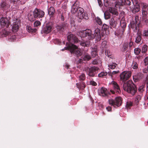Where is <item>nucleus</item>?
<instances>
[{
    "mask_svg": "<svg viewBox=\"0 0 148 148\" xmlns=\"http://www.w3.org/2000/svg\"><path fill=\"white\" fill-rule=\"evenodd\" d=\"M108 52L109 51L108 50H106L105 51V54L106 56H107L108 57H109L111 56V54L110 53H109Z\"/></svg>",
    "mask_w": 148,
    "mask_h": 148,
    "instance_id": "052dcab7",
    "label": "nucleus"
},
{
    "mask_svg": "<svg viewBox=\"0 0 148 148\" xmlns=\"http://www.w3.org/2000/svg\"><path fill=\"white\" fill-rule=\"evenodd\" d=\"M139 64V60H134L133 61L132 63L131 66V68L134 69H137Z\"/></svg>",
    "mask_w": 148,
    "mask_h": 148,
    "instance_id": "b1692460",
    "label": "nucleus"
},
{
    "mask_svg": "<svg viewBox=\"0 0 148 148\" xmlns=\"http://www.w3.org/2000/svg\"><path fill=\"white\" fill-rule=\"evenodd\" d=\"M131 8L132 12L134 13L138 12L140 10V7L138 4L133 5L132 6V8Z\"/></svg>",
    "mask_w": 148,
    "mask_h": 148,
    "instance_id": "5701e85b",
    "label": "nucleus"
},
{
    "mask_svg": "<svg viewBox=\"0 0 148 148\" xmlns=\"http://www.w3.org/2000/svg\"><path fill=\"white\" fill-rule=\"evenodd\" d=\"M76 13H77V15L79 18L81 19L83 18L84 14L85 13L83 8L80 7L79 8L77 9Z\"/></svg>",
    "mask_w": 148,
    "mask_h": 148,
    "instance_id": "2eb2a0df",
    "label": "nucleus"
},
{
    "mask_svg": "<svg viewBox=\"0 0 148 148\" xmlns=\"http://www.w3.org/2000/svg\"><path fill=\"white\" fill-rule=\"evenodd\" d=\"M33 13L34 16L37 19H41L44 17L45 12L40 9L35 8L34 10ZM41 20V19H40Z\"/></svg>",
    "mask_w": 148,
    "mask_h": 148,
    "instance_id": "6e6552de",
    "label": "nucleus"
},
{
    "mask_svg": "<svg viewBox=\"0 0 148 148\" xmlns=\"http://www.w3.org/2000/svg\"><path fill=\"white\" fill-rule=\"evenodd\" d=\"M109 25L105 24H103V25L102 26V29H103L106 30L107 29H108L109 28Z\"/></svg>",
    "mask_w": 148,
    "mask_h": 148,
    "instance_id": "603ef678",
    "label": "nucleus"
},
{
    "mask_svg": "<svg viewBox=\"0 0 148 148\" xmlns=\"http://www.w3.org/2000/svg\"><path fill=\"white\" fill-rule=\"evenodd\" d=\"M109 24L111 28H115L116 26L117 22L112 17L109 20Z\"/></svg>",
    "mask_w": 148,
    "mask_h": 148,
    "instance_id": "a878e982",
    "label": "nucleus"
},
{
    "mask_svg": "<svg viewBox=\"0 0 148 148\" xmlns=\"http://www.w3.org/2000/svg\"><path fill=\"white\" fill-rule=\"evenodd\" d=\"M66 46H67L66 47H64V48L62 49V51H64V50H69L70 51V49L69 48V46L71 45V44H69V45H68V44H66Z\"/></svg>",
    "mask_w": 148,
    "mask_h": 148,
    "instance_id": "6e6d98bb",
    "label": "nucleus"
},
{
    "mask_svg": "<svg viewBox=\"0 0 148 148\" xmlns=\"http://www.w3.org/2000/svg\"><path fill=\"white\" fill-rule=\"evenodd\" d=\"M82 58H83L84 61H87L90 60L91 57L89 55L86 54L82 56Z\"/></svg>",
    "mask_w": 148,
    "mask_h": 148,
    "instance_id": "7c9ffc66",
    "label": "nucleus"
},
{
    "mask_svg": "<svg viewBox=\"0 0 148 148\" xmlns=\"http://www.w3.org/2000/svg\"><path fill=\"white\" fill-rule=\"evenodd\" d=\"M53 24L52 22H49L42 28L41 32L46 34H47L51 32L53 27Z\"/></svg>",
    "mask_w": 148,
    "mask_h": 148,
    "instance_id": "9d476101",
    "label": "nucleus"
},
{
    "mask_svg": "<svg viewBox=\"0 0 148 148\" xmlns=\"http://www.w3.org/2000/svg\"><path fill=\"white\" fill-rule=\"evenodd\" d=\"M142 18H147V10L143 9L142 10Z\"/></svg>",
    "mask_w": 148,
    "mask_h": 148,
    "instance_id": "79ce46f5",
    "label": "nucleus"
},
{
    "mask_svg": "<svg viewBox=\"0 0 148 148\" xmlns=\"http://www.w3.org/2000/svg\"><path fill=\"white\" fill-rule=\"evenodd\" d=\"M78 78L79 80L83 81L85 79L86 76L84 74L82 73L80 75L78 76Z\"/></svg>",
    "mask_w": 148,
    "mask_h": 148,
    "instance_id": "37998d69",
    "label": "nucleus"
},
{
    "mask_svg": "<svg viewBox=\"0 0 148 148\" xmlns=\"http://www.w3.org/2000/svg\"><path fill=\"white\" fill-rule=\"evenodd\" d=\"M79 2L77 1H76L71 6V11L72 13L75 14L76 13L77 9L79 8Z\"/></svg>",
    "mask_w": 148,
    "mask_h": 148,
    "instance_id": "aec40b11",
    "label": "nucleus"
},
{
    "mask_svg": "<svg viewBox=\"0 0 148 148\" xmlns=\"http://www.w3.org/2000/svg\"><path fill=\"white\" fill-rule=\"evenodd\" d=\"M148 48V46L147 45L145 44L143 45L142 48L141 49V51L142 53H145L147 49Z\"/></svg>",
    "mask_w": 148,
    "mask_h": 148,
    "instance_id": "72a5a7b5",
    "label": "nucleus"
},
{
    "mask_svg": "<svg viewBox=\"0 0 148 148\" xmlns=\"http://www.w3.org/2000/svg\"><path fill=\"white\" fill-rule=\"evenodd\" d=\"M27 30L28 32L29 33L35 32L37 30L36 29L32 28L30 26H27Z\"/></svg>",
    "mask_w": 148,
    "mask_h": 148,
    "instance_id": "c85d7f7f",
    "label": "nucleus"
},
{
    "mask_svg": "<svg viewBox=\"0 0 148 148\" xmlns=\"http://www.w3.org/2000/svg\"><path fill=\"white\" fill-rule=\"evenodd\" d=\"M108 10L110 12L112 13V14L117 16L119 14L115 6L114 7H109L108 8Z\"/></svg>",
    "mask_w": 148,
    "mask_h": 148,
    "instance_id": "412c9836",
    "label": "nucleus"
},
{
    "mask_svg": "<svg viewBox=\"0 0 148 148\" xmlns=\"http://www.w3.org/2000/svg\"><path fill=\"white\" fill-rule=\"evenodd\" d=\"M77 34L81 38H85L88 40L86 41H79L80 45L82 46H89L90 40L95 39L96 42H97L100 41L101 39L100 30L98 28L95 29L93 34H92L91 30L88 29L79 31L77 32Z\"/></svg>",
    "mask_w": 148,
    "mask_h": 148,
    "instance_id": "f257e3e1",
    "label": "nucleus"
},
{
    "mask_svg": "<svg viewBox=\"0 0 148 148\" xmlns=\"http://www.w3.org/2000/svg\"><path fill=\"white\" fill-rule=\"evenodd\" d=\"M122 48V51L124 52L127 50L128 47V43L127 42H125L123 44Z\"/></svg>",
    "mask_w": 148,
    "mask_h": 148,
    "instance_id": "f704fd0d",
    "label": "nucleus"
},
{
    "mask_svg": "<svg viewBox=\"0 0 148 148\" xmlns=\"http://www.w3.org/2000/svg\"><path fill=\"white\" fill-rule=\"evenodd\" d=\"M124 30V29L120 28L115 31V34L116 36L121 37L123 34Z\"/></svg>",
    "mask_w": 148,
    "mask_h": 148,
    "instance_id": "4be33fe9",
    "label": "nucleus"
},
{
    "mask_svg": "<svg viewBox=\"0 0 148 148\" xmlns=\"http://www.w3.org/2000/svg\"><path fill=\"white\" fill-rule=\"evenodd\" d=\"M107 75V73L106 71H103L99 73L98 75V76L99 77H102L106 76Z\"/></svg>",
    "mask_w": 148,
    "mask_h": 148,
    "instance_id": "58836bf2",
    "label": "nucleus"
},
{
    "mask_svg": "<svg viewBox=\"0 0 148 148\" xmlns=\"http://www.w3.org/2000/svg\"><path fill=\"white\" fill-rule=\"evenodd\" d=\"M138 18V16H136L135 17V21H133L131 23V27L132 29L134 28L133 30V31L134 32H137L138 31L139 32L138 27L136 26L137 22L136 19Z\"/></svg>",
    "mask_w": 148,
    "mask_h": 148,
    "instance_id": "4468645a",
    "label": "nucleus"
},
{
    "mask_svg": "<svg viewBox=\"0 0 148 148\" xmlns=\"http://www.w3.org/2000/svg\"><path fill=\"white\" fill-rule=\"evenodd\" d=\"M120 24L121 27V28L124 29L125 30V28L126 27V23L124 18H122L120 21Z\"/></svg>",
    "mask_w": 148,
    "mask_h": 148,
    "instance_id": "cd10ccee",
    "label": "nucleus"
},
{
    "mask_svg": "<svg viewBox=\"0 0 148 148\" xmlns=\"http://www.w3.org/2000/svg\"><path fill=\"white\" fill-rule=\"evenodd\" d=\"M124 3L125 5H130L131 4V2L130 0H124ZM121 1L123 2V0H121Z\"/></svg>",
    "mask_w": 148,
    "mask_h": 148,
    "instance_id": "49530a36",
    "label": "nucleus"
},
{
    "mask_svg": "<svg viewBox=\"0 0 148 148\" xmlns=\"http://www.w3.org/2000/svg\"><path fill=\"white\" fill-rule=\"evenodd\" d=\"M83 18H84L85 19H88V14H84V16Z\"/></svg>",
    "mask_w": 148,
    "mask_h": 148,
    "instance_id": "338daca9",
    "label": "nucleus"
},
{
    "mask_svg": "<svg viewBox=\"0 0 148 148\" xmlns=\"http://www.w3.org/2000/svg\"><path fill=\"white\" fill-rule=\"evenodd\" d=\"M69 47L70 49V52L71 54H74L77 57L80 56L82 54V51L77 47L73 44H71Z\"/></svg>",
    "mask_w": 148,
    "mask_h": 148,
    "instance_id": "20e7f679",
    "label": "nucleus"
},
{
    "mask_svg": "<svg viewBox=\"0 0 148 148\" xmlns=\"http://www.w3.org/2000/svg\"><path fill=\"white\" fill-rule=\"evenodd\" d=\"M145 87L144 85H142L139 86L138 89V91L140 93H142L145 91Z\"/></svg>",
    "mask_w": 148,
    "mask_h": 148,
    "instance_id": "a19ab883",
    "label": "nucleus"
},
{
    "mask_svg": "<svg viewBox=\"0 0 148 148\" xmlns=\"http://www.w3.org/2000/svg\"><path fill=\"white\" fill-rule=\"evenodd\" d=\"M84 61V60L83 59V58H82V57L81 58L79 59L78 60V62L80 63H83V61Z\"/></svg>",
    "mask_w": 148,
    "mask_h": 148,
    "instance_id": "680f3d73",
    "label": "nucleus"
},
{
    "mask_svg": "<svg viewBox=\"0 0 148 148\" xmlns=\"http://www.w3.org/2000/svg\"><path fill=\"white\" fill-rule=\"evenodd\" d=\"M99 70V69L98 67L94 66L90 68L86 67L84 68V70L86 72L87 74L89 76L94 77L97 76Z\"/></svg>",
    "mask_w": 148,
    "mask_h": 148,
    "instance_id": "7ed1b4c3",
    "label": "nucleus"
},
{
    "mask_svg": "<svg viewBox=\"0 0 148 148\" xmlns=\"http://www.w3.org/2000/svg\"><path fill=\"white\" fill-rule=\"evenodd\" d=\"M21 0H10V3L12 5V6L16 7L18 2Z\"/></svg>",
    "mask_w": 148,
    "mask_h": 148,
    "instance_id": "4c0bfd02",
    "label": "nucleus"
},
{
    "mask_svg": "<svg viewBox=\"0 0 148 148\" xmlns=\"http://www.w3.org/2000/svg\"><path fill=\"white\" fill-rule=\"evenodd\" d=\"M143 72L144 73H147L148 71V66L147 68H145L143 70Z\"/></svg>",
    "mask_w": 148,
    "mask_h": 148,
    "instance_id": "0e129e2a",
    "label": "nucleus"
},
{
    "mask_svg": "<svg viewBox=\"0 0 148 148\" xmlns=\"http://www.w3.org/2000/svg\"><path fill=\"white\" fill-rule=\"evenodd\" d=\"M141 96L140 95H137L134 98V103L136 104H138L141 99Z\"/></svg>",
    "mask_w": 148,
    "mask_h": 148,
    "instance_id": "2f4dec72",
    "label": "nucleus"
},
{
    "mask_svg": "<svg viewBox=\"0 0 148 148\" xmlns=\"http://www.w3.org/2000/svg\"><path fill=\"white\" fill-rule=\"evenodd\" d=\"M133 103L132 102L128 101L127 102L126 106L127 108H129L133 106Z\"/></svg>",
    "mask_w": 148,
    "mask_h": 148,
    "instance_id": "a18cd8bd",
    "label": "nucleus"
},
{
    "mask_svg": "<svg viewBox=\"0 0 148 148\" xmlns=\"http://www.w3.org/2000/svg\"><path fill=\"white\" fill-rule=\"evenodd\" d=\"M0 22L1 26L2 27H6L8 28L9 25L10 23L7 18H1L0 19Z\"/></svg>",
    "mask_w": 148,
    "mask_h": 148,
    "instance_id": "dca6fc26",
    "label": "nucleus"
},
{
    "mask_svg": "<svg viewBox=\"0 0 148 148\" xmlns=\"http://www.w3.org/2000/svg\"><path fill=\"white\" fill-rule=\"evenodd\" d=\"M110 105L114 108H117L120 106L122 102V99L120 97H116L115 99H110L108 100Z\"/></svg>",
    "mask_w": 148,
    "mask_h": 148,
    "instance_id": "39448f33",
    "label": "nucleus"
},
{
    "mask_svg": "<svg viewBox=\"0 0 148 148\" xmlns=\"http://www.w3.org/2000/svg\"><path fill=\"white\" fill-rule=\"evenodd\" d=\"M41 24V23L40 22V21L37 20L34 23V26L35 27H37L39 25H40Z\"/></svg>",
    "mask_w": 148,
    "mask_h": 148,
    "instance_id": "3c124183",
    "label": "nucleus"
},
{
    "mask_svg": "<svg viewBox=\"0 0 148 148\" xmlns=\"http://www.w3.org/2000/svg\"><path fill=\"white\" fill-rule=\"evenodd\" d=\"M3 35L5 37L8 35L9 36L8 37H9L10 39L13 40H15L16 38V36L12 34V35L11 36V35L10 34V33L9 32L8 29H4Z\"/></svg>",
    "mask_w": 148,
    "mask_h": 148,
    "instance_id": "f3484780",
    "label": "nucleus"
},
{
    "mask_svg": "<svg viewBox=\"0 0 148 148\" xmlns=\"http://www.w3.org/2000/svg\"><path fill=\"white\" fill-rule=\"evenodd\" d=\"M142 39V34L140 32L138 31L135 37V42L137 44H139L140 43Z\"/></svg>",
    "mask_w": 148,
    "mask_h": 148,
    "instance_id": "a211bd4d",
    "label": "nucleus"
},
{
    "mask_svg": "<svg viewBox=\"0 0 148 148\" xmlns=\"http://www.w3.org/2000/svg\"><path fill=\"white\" fill-rule=\"evenodd\" d=\"M141 7L142 10L144 9L147 10L146 8L147 7V5L146 3H142L141 4Z\"/></svg>",
    "mask_w": 148,
    "mask_h": 148,
    "instance_id": "864d4df0",
    "label": "nucleus"
},
{
    "mask_svg": "<svg viewBox=\"0 0 148 148\" xmlns=\"http://www.w3.org/2000/svg\"><path fill=\"white\" fill-rule=\"evenodd\" d=\"M123 88L125 91L132 96H134L137 91L136 86L131 81L129 80L126 82H124Z\"/></svg>",
    "mask_w": 148,
    "mask_h": 148,
    "instance_id": "f03ea898",
    "label": "nucleus"
},
{
    "mask_svg": "<svg viewBox=\"0 0 148 148\" xmlns=\"http://www.w3.org/2000/svg\"><path fill=\"white\" fill-rule=\"evenodd\" d=\"M10 6H11V7H12V5L10 3V4H9L8 1H6L1 2L0 5V8L3 10H6L8 9Z\"/></svg>",
    "mask_w": 148,
    "mask_h": 148,
    "instance_id": "ddd939ff",
    "label": "nucleus"
},
{
    "mask_svg": "<svg viewBox=\"0 0 148 148\" xmlns=\"http://www.w3.org/2000/svg\"><path fill=\"white\" fill-rule=\"evenodd\" d=\"M92 63L93 65H96L100 63H101V59L100 58H97L93 60Z\"/></svg>",
    "mask_w": 148,
    "mask_h": 148,
    "instance_id": "c9c22d12",
    "label": "nucleus"
},
{
    "mask_svg": "<svg viewBox=\"0 0 148 148\" xmlns=\"http://www.w3.org/2000/svg\"><path fill=\"white\" fill-rule=\"evenodd\" d=\"M95 22L99 25L101 26L102 24V22L101 19L98 16L95 18Z\"/></svg>",
    "mask_w": 148,
    "mask_h": 148,
    "instance_id": "473e14b6",
    "label": "nucleus"
},
{
    "mask_svg": "<svg viewBox=\"0 0 148 148\" xmlns=\"http://www.w3.org/2000/svg\"><path fill=\"white\" fill-rule=\"evenodd\" d=\"M144 63L145 65L148 64V57H146L144 59Z\"/></svg>",
    "mask_w": 148,
    "mask_h": 148,
    "instance_id": "4d7b16f0",
    "label": "nucleus"
},
{
    "mask_svg": "<svg viewBox=\"0 0 148 148\" xmlns=\"http://www.w3.org/2000/svg\"><path fill=\"white\" fill-rule=\"evenodd\" d=\"M119 72V71H113L112 73V75H114L115 74H116L118 73Z\"/></svg>",
    "mask_w": 148,
    "mask_h": 148,
    "instance_id": "774afa93",
    "label": "nucleus"
},
{
    "mask_svg": "<svg viewBox=\"0 0 148 148\" xmlns=\"http://www.w3.org/2000/svg\"><path fill=\"white\" fill-rule=\"evenodd\" d=\"M147 18H142L143 22L145 25H148V19Z\"/></svg>",
    "mask_w": 148,
    "mask_h": 148,
    "instance_id": "5fc2aeb1",
    "label": "nucleus"
},
{
    "mask_svg": "<svg viewBox=\"0 0 148 148\" xmlns=\"http://www.w3.org/2000/svg\"><path fill=\"white\" fill-rule=\"evenodd\" d=\"M91 54L92 57H95L97 56V49L96 48H92L91 51Z\"/></svg>",
    "mask_w": 148,
    "mask_h": 148,
    "instance_id": "c756f323",
    "label": "nucleus"
},
{
    "mask_svg": "<svg viewBox=\"0 0 148 148\" xmlns=\"http://www.w3.org/2000/svg\"><path fill=\"white\" fill-rule=\"evenodd\" d=\"M130 71H124L120 75V80L123 82H125L128 80L131 75Z\"/></svg>",
    "mask_w": 148,
    "mask_h": 148,
    "instance_id": "0eeeda50",
    "label": "nucleus"
},
{
    "mask_svg": "<svg viewBox=\"0 0 148 148\" xmlns=\"http://www.w3.org/2000/svg\"><path fill=\"white\" fill-rule=\"evenodd\" d=\"M90 84L91 85L93 86H95L97 85L96 83L92 80L90 81Z\"/></svg>",
    "mask_w": 148,
    "mask_h": 148,
    "instance_id": "13d9d810",
    "label": "nucleus"
},
{
    "mask_svg": "<svg viewBox=\"0 0 148 148\" xmlns=\"http://www.w3.org/2000/svg\"><path fill=\"white\" fill-rule=\"evenodd\" d=\"M117 64L114 62H112L110 64L108 65L109 68L111 69H114L116 66Z\"/></svg>",
    "mask_w": 148,
    "mask_h": 148,
    "instance_id": "ea45409f",
    "label": "nucleus"
},
{
    "mask_svg": "<svg viewBox=\"0 0 148 148\" xmlns=\"http://www.w3.org/2000/svg\"><path fill=\"white\" fill-rule=\"evenodd\" d=\"M110 84V86L112 87V89L110 91L112 94H118L121 93L120 88L116 82L112 81Z\"/></svg>",
    "mask_w": 148,
    "mask_h": 148,
    "instance_id": "423d86ee",
    "label": "nucleus"
},
{
    "mask_svg": "<svg viewBox=\"0 0 148 148\" xmlns=\"http://www.w3.org/2000/svg\"><path fill=\"white\" fill-rule=\"evenodd\" d=\"M98 2L99 3V5L100 7H101L102 5L103 4L101 0H97Z\"/></svg>",
    "mask_w": 148,
    "mask_h": 148,
    "instance_id": "69168bd1",
    "label": "nucleus"
},
{
    "mask_svg": "<svg viewBox=\"0 0 148 148\" xmlns=\"http://www.w3.org/2000/svg\"><path fill=\"white\" fill-rule=\"evenodd\" d=\"M36 18V17H35L34 16L30 15L28 17L29 20L31 21H34L35 20V18Z\"/></svg>",
    "mask_w": 148,
    "mask_h": 148,
    "instance_id": "de8ad7c7",
    "label": "nucleus"
},
{
    "mask_svg": "<svg viewBox=\"0 0 148 148\" xmlns=\"http://www.w3.org/2000/svg\"><path fill=\"white\" fill-rule=\"evenodd\" d=\"M132 2L133 5L138 4V0H131Z\"/></svg>",
    "mask_w": 148,
    "mask_h": 148,
    "instance_id": "bf43d9fd",
    "label": "nucleus"
},
{
    "mask_svg": "<svg viewBox=\"0 0 148 148\" xmlns=\"http://www.w3.org/2000/svg\"><path fill=\"white\" fill-rule=\"evenodd\" d=\"M48 14L50 17H53L55 12V9L54 8L51 6L48 9Z\"/></svg>",
    "mask_w": 148,
    "mask_h": 148,
    "instance_id": "393cba45",
    "label": "nucleus"
},
{
    "mask_svg": "<svg viewBox=\"0 0 148 148\" xmlns=\"http://www.w3.org/2000/svg\"><path fill=\"white\" fill-rule=\"evenodd\" d=\"M104 17L105 19H108L110 18L111 15L108 11H105L104 14Z\"/></svg>",
    "mask_w": 148,
    "mask_h": 148,
    "instance_id": "e433bc0d",
    "label": "nucleus"
},
{
    "mask_svg": "<svg viewBox=\"0 0 148 148\" xmlns=\"http://www.w3.org/2000/svg\"><path fill=\"white\" fill-rule=\"evenodd\" d=\"M68 24L66 22H64L60 24L57 25L56 27L57 31L59 32H63L68 28Z\"/></svg>",
    "mask_w": 148,
    "mask_h": 148,
    "instance_id": "9b49d317",
    "label": "nucleus"
},
{
    "mask_svg": "<svg viewBox=\"0 0 148 148\" xmlns=\"http://www.w3.org/2000/svg\"><path fill=\"white\" fill-rule=\"evenodd\" d=\"M134 53L136 55H138L141 51V49L139 48H136L134 49Z\"/></svg>",
    "mask_w": 148,
    "mask_h": 148,
    "instance_id": "c03bdc74",
    "label": "nucleus"
},
{
    "mask_svg": "<svg viewBox=\"0 0 148 148\" xmlns=\"http://www.w3.org/2000/svg\"><path fill=\"white\" fill-rule=\"evenodd\" d=\"M13 23L11 26L12 27V31L14 32H17L19 29V22L18 21H17L16 20H14L13 21Z\"/></svg>",
    "mask_w": 148,
    "mask_h": 148,
    "instance_id": "f8f14e48",
    "label": "nucleus"
},
{
    "mask_svg": "<svg viewBox=\"0 0 148 148\" xmlns=\"http://www.w3.org/2000/svg\"><path fill=\"white\" fill-rule=\"evenodd\" d=\"M68 42H66L67 44H70L73 43L78 42L79 40L77 37L74 35L69 33L67 36Z\"/></svg>",
    "mask_w": 148,
    "mask_h": 148,
    "instance_id": "1a4fd4ad",
    "label": "nucleus"
},
{
    "mask_svg": "<svg viewBox=\"0 0 148 148\" xmlns=\"http://www.w3.org/2000/svg\"><path fill=\"white\" fill-rule=\"evenodd\" d=\"M132 38H130L129 39V42H127V43H128V47L130 49L132 47L134 43V42L132 41Z\"/></svg>",
    "mask_w": 148,
    "mask_h": 148,
    "instance_id": "09e8293b",
    "label": "nucleus"
},
{
    "mask_svg": "<svg viewBox=\"0 0 148 148\" xmlns=\"http://www.w3.org/2000/svg\"><path fill=\"white\" fill-rule=\"evenodd\" d=\"M143 37H148V30L145 29L143 31Z\"/></svg>",
    "mask_w": 148,
    "mask_h": 148,
    "instance_id": "8fccbe9b",
    "label": "nucleus"
},
{
    "mask_svg": "<svg viewBox=\"0 0 148 148\" xmlns=\"http://www.w3.org/2000/svg\"><path fill=\"white\" fill-rule=\"evenodd\" d=\"M143 75L140 73H138L136 75L133 76V79L135 81L139 80L142 79Z\"/></svg>",
    "mask_w": 148,
    "mask_h": 148,
    "instance_id": "bb28decb",
    "label": "nucleus"
},
{
    "mask_svg": "<svg viewBox=\"0 0 148 148\" xmlns=\"http://www.w3.org/2000/svg\"><path fill=\"white\" fill-rule=\"evenodd\" d=\"M106 109L108 112H111L112 111V108L110 106H108L106 107Z\"/></svg>",
    "mask_w": 148,
    "mask_h": 148,
    "instance_id": "e2e57ef3",
    "label": "nucleus"
},
{
    "mask_svg": "<svg viewBox=\"0 0 148 148\" xmlns=\"http://www.w3.org/2000/svg\"><path fill=\"white\" fill-rule=\"evenodd\" d=\"M107 89L104 87H102L98 90V93L101 96H106L107 95Z\"/></svg>",
    "mask_w": 148,
    "mask_h": 148,
    "instance_id": "6ab92c4d",
    "label": "nucleus"
}]
</instances>
